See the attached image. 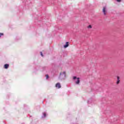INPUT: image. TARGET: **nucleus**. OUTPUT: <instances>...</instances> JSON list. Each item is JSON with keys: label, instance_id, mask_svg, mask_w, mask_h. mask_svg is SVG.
<instances>
[{"label": "nucleus", "instance_id": "obj_1", "mask_svg": "<svg viewBox=\"0 0 124 124\" xmlns=\"http://www.w3.org/2000/svg\"><path fill=\"white\" fill-rule=\"evenodd\" d=\"M65 78H66V74L65 71L61 72L58 77L59 80L60 81H63V80H65Z\"/></svg>", "mask_w": 124, "mask_h": 124}, {"label": "nucleus", "instance_id": "obj_2", "mask_svg": "<svg viewBox=\"0 0 124 124\" xmlns=\"http://www.w3.org/2000/svg\"><path fill=\"white\" fill-rule=\"evenodd\" d=\"M73 80L77 79V81H76V84H77V85L80 84V78H79V77L77 78V77H76V76H74L73 77Z\"/></svg>", "mask_w": 124, "mask_h": 124}, {"label": "nucleus", "instance_id": "obj_3", "mask_svg": "<svg viewBox=\"0 0 124 124\" xmlns=\"http://www.w3.org/2000/svg\"><path fill=\"white\" fill-rule=\"evenodd\" d=\"M47 117V113L46 112H42V115L41 116L42 119H45Z\"/></svg>", "mask_w": 124, "mask_h": 124}, {"label": "nucleus", "instance_id": "obj_4", "mask_svg": "<svg viewBox=\"0 0 124 124\" xmlns=\"http://www.w3.org/2000/svg\"><path fill=\"white\" fill-rule=\"evenodd\" d=\"M102 12L104 14V15H106V12H107V11L106 10V6H104L102 10Z\"/></svg>", "mask_w": 124, "mask_h": 124}, {"label": "nucleus", "instance_id": "obj_5", "mask_svg": "<svg viewBox=\"0 0 124 124\" xmlns=\"http://www.w3.org/2000/svg\"><path fill=\"white\" fill-rule=\"evenodd\" d=\"M55 87L58 88V89H61L62 88V86L61 85V83L59 82L56 84Z\"/></svg>", "mask_w": 124, "mask_h": 124}, {"label": "nucleus", "instance_id": "obj_6", "mask_svg": "<svg viewBox=\"0 0 124 124\" xmlns=\"http://www.w3.org/2000/svg\"><path fill=\"white\" fill-rule=\"evenodd\" d=\"M69 46V42H66L65 44L63 45V48H67Z\"/></svg>", "mask_w": 124, "mask_h": 124}, {"label": "nucleus", "instance_id": "obj_7", "mask_svg": "<svg viewBox=\"0 0 124 124\" xmlns=\"http://www.w3.org/2000/svg\"><path fill=\"white\" fill-rule=\"evenodd\" d=\"M3 67L5 69H8V67H9V64H5L3 66Z\"/></svg>", "mask_w": 124, "mask_h": 124}, {"label": "nucleus", "instance_id": "obj_8", "mask_svg": "<svg viewBox=\"0 0 124 124\" xmlns=\"http://www.w3.org/2000/svg\"><path fill=\"white\" fill-rule=\"evenodd\" d=\"M117 80L116 81V84L117 85H119V84H120V82H121V80H120V77L117 76Z\"/></svg>", "mask_w": 124, "mask_h": 124}, {"label": "nucleus", "instance_id": "obj_9", "mask_svg": "<svg viewBox=\"0 0 124 124\" xmlns=\"http://www.w3.org/2000/svg\"><path fill=\"white\" fill-rule=\"evenodd\" d=\"M46 80H48V79H49V78H50V77H49V75H48V74L46 75Z\"/></svg>", "mask_w": 124, "mask_h": 124}, {"label": "nucleus", "instance_id": "obj_10", "mask_svg": "<svg viewBox=\"0 0 124 124\" xmlns=\"http://www.w3.org/2000/svg\"><path fill=\"white\" fill-rule=\"evenodd\" d=\"M88 104H91L92 103V99H90L87 101Z\"/></svg>", "mask_w": 124, "mask_h": 124}, {"label": "nucleus", "instance_id": "obj_11", "mask_svg": "<svg viewBox=\"0 0 124 124\" xmlns=\"http://www.w3.org/2000/svg\"><path fill=\"white\" fill-rule=\"evenodd\" d=\"M40 56H41V57H44V55H43V53H42V51H41L40 52Z\"/></svg>", "mask_w": 124, "mask_h": 124}, {"label": "nucleus", "instance_id": "obj_12", "mask_svg": "<svg viewBox=\"0 0 124 124\" xmlns=\"http://www.w3.org/2000/svg\"><path fill=\"white\" fill-rule=\"evenodd\" d=\"M4 35V34L3 33H0V38L1 37V36H3Z\"/></svg>", "mask_w": 124, "mask_h": 124}, {"label": "nucleus", "instance_id": "obj_13", "mask_svg": "<svg viewBox=\"0 0 124 124\" xmlns=\"http://www.w3.org/2000/svg\"><path fill=\"white\" fill-rule=\"evenodd\" d=\"M92 28H93V27H92L91 25H89L88 26V29H92Z\"/></svg>", "mask_w": 124, "mask_h": 124}, {"label": "nucleus", "instance_id": "obj_14", "mask_svg": "<svg viewBox=\"0 0 124 124\" xmlns=\"http://www.w3.org/2000/svg\"><path fill=\"white\" fill-rule=\"evenodd\" d=\"M116 1H117L118 2H121V1H122V0H116Z\"/></svg>", "mask_w": 124, "mask_h": 124}, {"label": "nucleus", "instance_id": "obj_15", "mask_svg": "<svg viewBox=\"0 0 124 124\" xmlns=\"http://www.w3.org/2000/svg\"><path fill=\"white\" fill-rule=\"evenodd\" d=\"M24 107H25L26 106H27V105H24Z\"/></svg>", "mask_w": 124, "mask_h": 124}, {"label": "nucleus", "instance_id": "obj_16", "mask_svg": "<svg viewBox=\"0 0 124 124\" xmlns=\"http://www.w3.org/2000/svg\"><path fill=\"white\" fill-rule=\"evenodd\" d=\"M42 103H44V101H43Z\"/></svg>", "mask_w": 124, "mask_h": 124}]
</instances>
